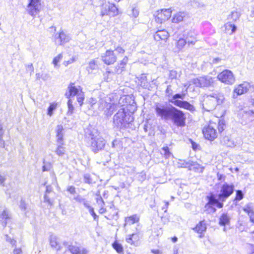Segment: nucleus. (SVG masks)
<instances>
[{
	"label": "nucleus",
	"instance_id": "f257e3e1",
	"mask_svg": "<svg viewBox=\"0 0 254 254\" xmlns=\"http://www.w3.org/2000/svg\"><path fill=\"white\" fill-rule=\"evenodd\" d=\"M225 98L221 93H213L204 97L203 108L207 111H210L219 105L223 104Z\"/></svg>",
	"mask_w": 254,
	"mask_h": 254
},
{
	"label": "nucleus",
	"instance_id": "f03ea898",
	"mask_svg": "<svg viewBox=\"0 0 254 254\" xmlns=\"http://www.w3.org/2000/svg\"><path fill=\"white\" fill-rule=\"evenodd\" d=\"M60 239H51L50 245L51 247L56 251L61 250L63 246H65L72 254H88V251L84 248L77 246L75 244L73 245L72 243L68 245L67 244H62L60 242Z\"/></svg>",
	"mask_w": 254,
	"mask_h": 254
},
{
	"label": "nucleus",
	"instance_id": "7ed1b4c3",
	"mask_svg": "<svg viewBox=\"0 0 254 254\" xmlns=\"http://www.w3.org/2000/svg\"><path fill=\"white\" fill-rule=\"evenodd\" d=\"M133 121V117L124 108L120 109L113 117L114 125L120 128L126 127Z\"/></svg>",
	"mask_w": 254,
	"mask_h": 254
},
{
	"label": "nucleus",
	"instance_id": "20e7f679",
	"mask_svg": "<svg viewBox=\"0 0 254 254\" xmlns=\"http://www.w3.org/2000/svg\"><path fill=\"white\" fill-rule=\"evenodd\" d=\"M100 110H104V114L108 117L111 116L113 112L117 109L118 105L112 102L111 97L101 98L98 103Z\"/></svg>",
	"mask_w": 254,
	"mask_h": 254
},
{
	"label": "nucleus",
	"instance_id": "39448f33",
	"mask_svg": "<svg viewBox=\"0 0 254 254\" xmlns=\"http://www.w3.org/2000/svg\"><path fill=\"white\" fill-rule=\"evenodd\" d=\"M208 202L204 207V211L207 214H212L216 212V209L215 206L218 208H221L223 207V203L219 201L217 198V196L213 193L210 194L206 196Z\"/></svg>",
	"mask_w": 254,
	"mask_h": 254
},
{
	"label": "nucleus",
	"instance_id": "423d86ee",
	"mask_svg": "<svg viewBox=\"0 0 254 254\" xmlns=\"http://www.w3.org/2000/svg\"><path fill=\"white\" fill-rule=\"evenodd\" d=\"M169 119L177 127H183L186 125V117L184 113L175 107L173 108Z\"/></svg>",
	"mask_w": 254,
	"mask_h": 254
},
{
	"label": "nucleus",
	"instance_id": "0eeeda50",
	"mask_svg": "<svg viewBox=\"0 0 254 254\" xmlns=\"http://www.w3.org/2000/svg\"><path fill=\"white\" fill-rule=\"evenodd\" d=\"M68 91L65 94V96L69 98L71 96H76L77 101L81 106L84 100V94L80 86L76 87L73 83H70L68 87Z\"/></svg>",
	"mask_w": 254,
	"mask_h": 254
},
{
	"label": "nucleus",
	"instance_id": "6e6552de",
	"mask_svg": "<svg viewBox=\"0 0 254 254\" xmlns=\"http://www.w3.org/2000/svg\"><path fill=\"white\" fill-rule=\"evenodd\" d=\"M90 137L89 144H90V148L94 152L97 153L104 148L106 141L103 137L91 134H90Z\"/></svg>",
	"mask_w": 254,
	"mask_h": 254
},
{
	"label": "nucleus",
	"instance_id": "1a4fd4ad",
	"mask_svg": "<svg viewBox=\"0 0 254 254\" xmlns=\"http://www.w3.org/2000/svg\"><path fill=\"white\" fill-rule=\"evenodd\" d=\"M174 107L168 106L166 104H157L155 106V110L157 117L162 119L168 120Z\"/></svg>",
	"mask_w": 254,
	"mask_h": 254
},
{
	"label": "nucleus",
	"instance_id": "9d476101",
	"mask_svg": "<svg viewBox=\"0 0 254 254\" xmlns=\"http://www.w3.org/2000/svg\"><path fill=\"white\" fill-rule=\"evenodd\" d=\"M234 190L233 185L224 183L220 188L219 193L217 196V199L223 203L233 193Z\"/></svg>",
	"mask_w": 254,
	"mask_h": 254
},
{
	"label": "nucleus",
	"instance_id": "9b49d317",
	"mask_svg": "<svg viewBox=\"0 0 254 254\" xmlns=\"http://www.w3.org/2000/svg\"><path fill=\"white\" fill-rule=\"evenodd\" d=\"M119 13L118 8L114 4L108 2L103 3L101 8V15H109L110 16H115Z\"/></svg>",
	"mask_w": 254,
	"mask_h": 254
},
{
	"label": "nucleus",
	"instance_id": "f8f14e48",
	"mask_svg": "<svg viewBox=\"0 0 254 254\" xmlns=\"http://www.w3.org/2000/svg\"><path fill=\"white\" fill-rule=\"evenodd\" d=\"M217 78L222 83L227 85L233 84L235 82V77L233 72L228 69H225L218 74Z\"/></svg>",
	"mask_w": 254,
	"mask_h": 254
},
{
	"label": "nucleus",
	"instance_id": "ddd939ff",
	"mask_svg": "<svg viewBox=\"0 0 254 254\" xmlns=\"http://www.w3.org/2000/svg\"><path fill=\"white\" fill-rule=\"evenodd\" d=\"M192 82L196 87H209L212 86L214 78L209 76H203L192 79Z\"/></svg>",
	"mask_w": 254,
	"mask_h": 254
},
{
	"label": "nucleus",
	"instance_id": "4468645a",
	"mask_svg": "<svg viewBox=\"0 0 254 254\" xmlns=\"http://www.w3.org/2000/svg\"><path fill=\"white\" fill-rule=\"evenodd\" d=\"M40 7V0H29L27 11L30 15L35 16L39 13Z\"/></svg>",
	"mask_w": 254,
	"mask_h": 254
},
{
	"label": "nucleus",
	"instance_id": "2eb2a0df",
	"mask_svg": "<svg viewBox=\"0 0 254 254\" xmlns=\"http://www.w3.org/2000/svg\"><path fill=\"white\" fill-rule=\"evenodd\" d=\"M171 13L172 11L170 8L158 10L155 15V21L157 23H162L171 17Z\"/></svg>",
	"mask_w": 254,
	"mask_h": 254
},
{
	"label": "nucleus",
	"instance_id": "dca6fc26",
	"mask_svg": "<svg viewBox=\"0 0 254 254\" xmlns=\"http://www.w3.org/2000/svg\"><path fill=\"white\" fill-rule=\"evenodd\" d=\"M102 60L106 64L110 65L113 64L117 61V57L114 51L107 50L101 56Z\"/></svg>",
	"mask_w": 254,
	"mask_h": 254
},
{
	"label": "nucleus",
	"instance_id": "f3484780",
	"mask_svg": "<svg viewBox=\"0 0 254 254\" xmlns=\"http://www.w3.org/2000/svg\"><path fill=\"white\" fill-rule=\"evenodd\" d=\"M251 87L249 83L244 82L242 84L235 86L234 90L233 97L236 98L238 96L242 95L249 90Z\"/></svg>",
	"mask_w": 254,
	"mask_h": 254
},
{
	"label": "nucleus",
	"instance_id": "a211bd4d",
	"mask_svg": "<svg viewBox=\"0 0 254 254\" xmlns=\"http://www.w3.org/2000/svg\"><path fill=\"white\" fill-rule=\"evenodd\" d=\"M203 133L206 139L210 140H213L217 136V133L214 127L209 125L203 129Z\"/></svg>",
	"mask_w": 254,
	"mask_h": 254
},
{
	"label": "nucleus",
	"instance_id": "6ab92c4d",
	"mask_svg": "<svg viewBox=\"0 0 254 254\" xmlns=\"http://www.w3.org/2000/svg\"><path fill=\"white\" fill-rule=\"evenodd\" d=\"M172 103L179 107L184 108L190 111L194 110V107L193 105L187 101H183L181 100H175L172 101Z\"/></svg>",
	"mask_w": 254,
	"mask_h": 254
},
{
	"label": "nucleus",
	"instance_id": "aec40b11",
	"mask_svg": "<svg viewBox=\"0 0 254 254\" xmlns=\"http://www.w3.org/2000/svg\"><path fill=\"white\" fill-rule=\"evenodd\" d=\"M193 230L197 233L199 235L198 237H203V233L206 230V225L205 220L200 221L196 226L193 228Z\"/></svg>",
	"mask_w": 254,
	"mask_h": 254
},
{
	"label": "nucleus",
	"instance_id": "412c9836",
	"mask_svg": "<svg viewBox=\"0 0 254 254\" xmlns=\"http://www.w3.org/2000/svg\"><path fill=\"white\" fill-rule=\"evenodd\" d=\"M139 221V217L136 215H132L125 218L124 227L127 228L131 225L137 223Z\"/></svg>",
	"mask_w": 254,
	"mask_h": 254
},
{
	"label": "nucleus",
	"instance_id": "4be33fe9",
	"mask_svg": "<svg viewBox=\"0 0 254 254\" xmlns=\"http://www.w3.org/2000/svg\"><path fill=\"white\" fill-rule=\"evenodd\" d=\"M128 62V58L125 56L122 60L120 61L115 68V71L118 74L121 73L125 69V67Z\"/></svg>",
	"mask_w": 254,
	"mask_h": 254
},
{
	"label": "nucleus",
	"instance_id": "5701e85b",
	"mask_svg": "<svg viewBox=\"0 0 254 254\" xmlns=\"http://www.w3.org/2000/svg\"><path fill=\"white\" fill-rule=\"evenodd\" d=\"M169 36V33L165 30L157 31L154 35L155 41L166 40Z\"/></svg>",
	"mask_w": 254,
	"mask_h": 254
},
{
	"label": "nucleus",
	"instance_id": "b1692460",
	"mask_svg": "<svg viewBox=\"0 0 254 254\" xmlns=\"http://www.w3.org/2000/svg\"><path fill=\"white\" fill-rule=\"evenodd\" d=\"M185 40H187L188 45H194L196 42V34L193 30L189 31L186 35H184Z\"/></svg>",
	"mask_w": 254,
	"mask_h": 254
},
{
	"label": "nucleus",
	"instance_id": "393cba45",
	"mask_svg": "<svg viewBox=\"0 0 254 254\" xmlns=\"http://www.w3.org/2000/svg\"><path fill=\"white\" fill-rule=\"evenodd\" d=\"M56 39L60 45H63L69 42L70 38L68 35L66 34L62 31L59 33Z\"/></svg>",
	"mask_w": 254,
	"mask_h": 254
},
{
	"label": "nucleus",
	"instance_id": "a878e982",
	"mask_svg": "<svg viewBox=\"0 0 254 254\" xmlns=\"http://www.w3.org/2000/svg\"><path fill=\"white\" fill-rule=\"evenodd\" d=\"M10 219V215L7 210H3L0 214V222L3 226H5Z\"/></svg>",
	"mask_w": 254,
	"mask_h": 254
},
{
	"label": "nucleus",
	"instance_id": "bb28decb",
	"mask_svg": "<svg viewBox=\"0 0 254 254\" xmlns=\"http://www.w3.org/2000/svg\"><path fill=\"white\" fill-rule=\"evenodd\" d=\"M54 195L50 194H44V202L48 204V207L49 208H51L54 204Z\"/></svg>",
	"mask_w": 254,
	"mask_h": 254
},
{
	"label": "nucleus",
	"instance_id": "cd10ccee",
	"mask_svg": "<svg viewBox=\"0 0 254 254\" xmlns=\"http://www.w3.org/2000/svg\"><path fill=\"white\" fill-rule=\"evenodd\" d=\"M230 219L231 217L227 213H223L219 218V223L221 226H225L229 223Z\"/></svg>",
	"mask_w": 254,
	"mask_h": 254
},
{
	"label": "nucleus",
	"instance_id": "c85d7f7f",
	"mask_svg": "<svg viewBox=\"0 0 254 254\" xmlns=\"http://www.w3.org/2000/svg\"><path fill=\"white\" fill-rule=\"evenodd\" d=\"M187 44V40L184 38H180L175 44V52H179Z\"/></svg>",
	"mask_w": 254,
	"mask_h": 254
},
{
	"label": "nucleus",
	"instance_id": "c756f323",
	"mask_svg": "<svg viewBox=\"0 0 254 254\" xmlns=\"http://www.w3.org/2000/svg\"><path fill=\"white\" fill-rule=\"evenodd\" d=\"M226 32L229 35L233 34L236 30V26L231 22H228L225 24Z\"/></svg>",
	"mask_w": 254,
	"mask_h": 254
},
{
	"label": "nucleus",
	"instance_id": "7c9ffc66",
	"mask_svg": "<svg viewBox=\"0 0 254 254\" xmlns=\"http://www.w3.org/2000/svg\"><path fill=\"white\" fill-rule=\"evenodd\" d=\"M74 199L78 203L82 204L87 209L90 206L88 200L80 195H77L76 196L74 197Z\"/></svg>",
	"mask_w": 254,
	"mask_h": 254
},
{
	"label": "nucleus",
	"instance_id": "2f4dec72",
	"mask_svg": "<svg viewBox=\"0 0 254 254\" xmlns=\"http://www.w3.org/2000/svg\"><path fill=\"white\" fill-rule=\"evenodd\" d=\"M221 142L223 144L229 147H233L236 145L235 142L231 140L228 136L223 137Z\"/></svg>",
	"mask_w": 254,
	"mask_h": 254
},
{
	"label": "nucleus",
	"instance_id": "473e14b6",
	"mask_svg": "<svg viewBox=\"0 0 254 254\" xmlns=\"http://www.w3.org/2000/svg\"><path fill=\"white\" fill-rule=\"evenodd\" d=\"M241 16V13L237 11H232L231 14L228 16V20L229 22H235L238 20Z\"/></svg>",
	"mask_w": 254,
	"mask_h": 254
},
{
	"label": "nucleus",
	"instance_id": "72a5a7b5",
	"mask_svg": "<svg viewBox=\"0 0 254 254\" xmlns=\"http://www.w3.org/2000/svg\"><path fill=\"white\" fill-rule=\"evenodd\" d=\"M185 16V12H179L173 16L172 21L173 23H179L183 20Z\"/></svg>",
	"mask_w": 254,
	"mask_h": 254
},
{
	"label": "nucleus",
	"instance_id": "f704fd0d",
	"mask_svg": "<svg viewBox=\"0 0 254 254\" xmlns=\"http://www.w3.org/2000/svg\"><path fill=\"white\" fill-rule=\"evenodd\" d=\"M243 210L248 214V215H254V206L252 203H249L243 208Z\"/></svg>",
	"mask_w": 254,
	"mask_h": 254
},
{
	"label": "nucleus",
	"instance_id": "c9c22d12",
	"mask_svg": "<svg viewBox=\"0 0 254 254\" xmlns=\"http://www.w3.org/2000/svg\"><path fill=\"white\" fill-rule=\"evenodd\" d=\"M10 243L13 246H15V248L13 250V254H22V252L20 248H17V241L15 239H9Z\"/></svg>",
	"mask_w": 254,
	"mask_h": 254
},
{
	"label": "nucleus",
	"instance_id": "e433bc0d",
	"mask_svg": "<svg viewBox=\"0 0 254 254\" xmlns=\"http://www.w3.org/2000/svg\"><path fill=\"white\" fill-rule=\"evenodd\" d=\"M63 58V55L60 54L54 58L52 64H54L55 68H59L60 67L59 63L62 61Z\"/></svg>",
	"mask_w": 254,
	"mask_h": 254
},
{
	"label": "nucleus",
	"instance_id": "4c0bfd02",
	"mask_svg": "<svg viewBox=\"0 0 254 254\" xmlns=\"http://www.w3.org/2000/svg\"><path fill=\"white\" fill-rule=\"evenodd\" d=\"M161 153L166 159L169 158L172 155L168 146L163 147Z\"/></svg>",
	"mask_w": 254,
	"mask_h": 254
},
{
	"label": "nucleus",
	"instance_id": "58836bf2",
	"mask_svg": "<svg viewBox=\"0 0 254 254\" xmlns=\"http://www.w3.org/2000/svg\"><path fill=\"white\" fill-rule=\"evenodd\" d=\"M187 93V90H186L185 91H183L181 94L178 93V94H175L173 96L172 99L170 100V102L172 103V101H175V100H178V99H184Z\"/></svg>",
	"mask_w": 254,
	"mask_h": 254
},
{
	"label": "nucleus",
	"instance_id": "ea45409f",
	"mask_svg": "<svg viewBox=\"0 0 254 254\" xmlns=\"http://www.w3.org/2000/svg\"><path fill=\"white\" fill-rule=\"evenodd\" d=\"M97 68V64L95 60H92L89 63L87 67V70L89 73H91L92 71Z\"/></svg>",
	"mask_w": 254,
	"mask_h": 254
},
{
	"label": "nucleus",
	"instance_id": "a19ab883",
	"mask_svg": "<svg viewBox=\"0 0 254 254\" xmlns=\"http://www.w3.org/2000/svg\"><path fill=\"white\" fill-rule=\"evenodd\" d=\"M57 106L58 104L57 103H51L48 108L47 115L51 117L53 114V111L56 109Z\"/></svg>",
	"mask_w": 254,
	"mask_h": 254
},
{
	"label": "nucleus",
	"instance_id": "79ce46f5",
	"mask_svg": "<svg viewBox=\"0 0 254 254\" xmlns=\"http://www.w3.org/2000/svg\"><path fill=\"white\" fill-rule=\"evenodd\" d=\"M113 248L118 253H121L123 252V249L122 246L117 241H115L112 245Z\"/></svg>",
	"mask_w": 254,
	"mask_h": 254
},
{
	"label": "nucleus",
	"instance_id": "37998d69",
	"mask_svg": "<svg viewBox=\"0 0 254 254\" xmlns=\"http://www.w3.org/2000/svg\"><path fill=\"white\" fill-rule=\"evenodd\" d=\"M63 144H58L57 148L56 150V154L59 156H62L64 154L65 149L62 146Z\"/></svg>",
	"mask_w": 254,
	"mask_h": 254
},
{
	"label": "nucleus",
	"instance_id": "c03bdc74",
	"mask_svg": "<svg viewBox=\"0 0 254 254\" xmlns=\"http://www.w3.org/2000/svg\"><path fill=\"white\" fill-rule=\"evenodd\" d=\"M128 14L131 17L136 18L139 14L138 9L136 7H133L131 10V12L129 13Z\"/></svg>",
	"mask_w": 254,
	"mask_h": 254
},
{
	"label": "nucleus",
	"instance_id": "a18cd8bd",
	"mask_svg": "<svg viewBox=\"0 0 254 254\" xmlns=\"http://www.w3.org/2000/svg\"><path fill=\"white\" fill-rule=\"evenodd\" d=\"M26 70L27 72L30 73L31 75L34 71V67L32 64H29L25 65Z\"/></svg>",
	"mask_w": 254,
	"mask_h": 254
},
{
	"label": "nucleus",
	"instance_id": "49530a36",
	"mask_svg": "<svg viewBox=\"0 0 254 254\" xmlns=\"http://www.w3.org/2000/svg\"><path fill=\"white\" fill-rule=\"evenodd\" d=\"M244 197V194L242 190H238L236 191V195L235 200L240 201L242 200Z\"/></svg>",
	"mask_w": 254,
	"mask_h": 254
},
{
	"label": "nucleus",
	"instance_id": "de8ad7c7",
	"mask_svg": "<svg viewBox=\"0 0 254 254\" xmlns=\"http://www.w3.org/2000/svg\"><path fill=\"white\" fill-rule=\"evenodd\" d=\"M87 209H88L90 214L93 217L94 219L95 220H96L97 219V218H98V216L95 213V212L94 211V208L91 206H90Z\"/></svg>",
	"mask_w": 254,
	"mask_h": 254
},
{
	"label": "nucleus",
	"instance_id": "09e8293b",
	"mask_svg": "<svg viewBox=\"0 0 254 254\" xmlns=\"http://www.w3.org/2000/svg\"><path fill=\"white\" fill-rule=\"evenodd\" d=\"M45 194H50L55 195V192L53 191V188L51 186H47L46 190L45 192Z\"/></svg>",
	"mask_w": 254,
	"mask_h": 254
},
{
	"label": "nucleus",
	"instance_id": "8fccbe9b",
	"mask_svg": "<svg viewBox=\"0 0 254 254\" xmlns=\"http://www.w3.org/2000/svg\"><path fill=\"white\" fill-rule=\"evenodd\" d=\"M67 106L68 108V113L71 114L73 112L74 107L72 104V101L70 99L68 100Z\"/></svg>",
	"mask_w": 254,
	"mask_h": 254
},
{
	"label": "nucleus",
	"instance_id": "3c124183",
	"mask_svg": "<svg viewBox=\"0 0 254 254\" xmlns=\"http://www.w3.org/2000/svg\"><path fill=\"white\" fill-rule=\"evenodd\" d=\"M57 142L58 144H63V135L64 133L56 134Z\"/></svg>",
	"mask_w": 254,
	"mask_h": 254
},
{
	"label": "nucleus",
	"instance_id": "603ef678",
	"mask_svg": "<svg viewBox=\"0 0 254 254\" xmlns=\"http://www.w3.org/2000/svg\"><path fill=\"white\" fill-rule=\"evenodd\" d=\"M63 130L64 128L62 125H58L56 129L57 134L63 133Z\"/></svg>",
	"mask_w": 254,
	"mask_h": 254
},
{
	"label": "nucleus",
	"instance_id": "864d4df0",
	"mask_svg": "<svg viewBox=\"0 0 254 254\" xmlns=\"http://www.w3.org/2000/svg\"><path fill=\"white\" fill-rule=\"evenodd\" d=\"M76 61V58L75 57H72V58H71L68 61H64V63H63V64L64 66H67L68 64L73 63L74 61Z\"/></svg>",
	"mask_w": 254,
	"mask_h": 254
},
{
	"label": "nucleus",
	"instance_id": "5fc2aeb1",
	"mask_svg": "<svg viewBox=\"0 0 254 254\" xmlns=\"http://www.w3.org/2000/svg\"><path fill=\"white\" fill-rule=\"evenodd\" d=\"M84 181L87 184H91L92 183V180L90 178V176L89 174H86L84 175Z\"/></svg>",
	"mask_w": 254,
	"mask_h": 254
},
{
	"label": "nucleus",
	"instance_id": "6e6d98bb",
	"mask_svg": "<svg viewBox=\"0 0 254 254\" xmlns=\"http://www.w3.org/2000/svg\"><path fill=\"white\" fill-rule=\"evenodd\" d=\"M115 51L119 54H124L125 52V50L120 46H118L116 48Z\"/></svg>",
	"mask_w": 254,
	"mask_h": 254
},
{
	"label": "nucleus",
	"instance_id": "4d7b16f0",
	"mask_svg": "<svg viewBox=\"0 0 254 254\" xmlns=\"http://www.w3.org/2000/svg\"><path fill=\"white\" fill-rule=\"evenodd\" d=\"M50 76L48 73H43L41 74V78L44 81H46L50 79Z\"/></svg>",
	"mask_w": 254,
	"mask_h": 254
},
{
	"label": "nucleus",
	"instance_id": "13d9d810",
	"mask_svg": "<svg viewBox=\"0 0 254 254\" xmlns=\"http://www.w3.org/2000/svg\"><path fill=\"white\" fill-rule=\"evenodd\" d=\"M177 73L175 70H171L170 71L169 77L171 79L175 78L177 77Z\"/></svg>",
	"mask_w": 254,
	"mask_h": 254
},
{
	"label": "nucleus",
	"instance_id": "bf43d9fd",
	"mask_svg": "<svg viewBox=\"0 0 254 254\" xmlns=\"http://www.w3.org/2000/svg\"><path fill=\"white\" fill-rule=\"evenodd\" d=\"M20 207L22 210H25L26 209V204L25 201L21 200L20 202Z\"/></svg>",
	"mask_w": 254,
	"mask_h": 254
},
{
	"label": "nucleus",
	"instance_id": "052dcab7",
	"mask_svg": "<svg viewBox=\"0 0 254 254\" xmlns=\"http://www.w3.org/2000/svg\"><path fill=\"white\" fill-rule=\"evenodd\" d=\"M141 78L142 79V81H141L140 85L142 86H145L147 85V82L146 81V76L144 75H142L141 77Z\"/></svg>",
	"mask_w": 254,
	"mask_h": 254
},
{
	"label": "nucleus",
	"instance_id": "680f3d73",
	"mask_svg": "<svg viewBox=\"0 0 254 254\" xmlns=\"http://www.w3.org/2000/svg\"><path fill=\"white\" fill-rule=\"evenodd\" d=\"M89 102L91 105V107L93 108L94 106H95L96 104L97 101L95 99L91 98L89 100Z\"/></svg>",
	"mask_w": 254,
	"mask_h": 254
},
{
	"label": "nucleus",
	"instance_id": "e2e57ef3",
	"mask_svg": "<svg viewBox=\"0 0 254 254\" xmlns=\"http://www.w3.org/2000/svg\"><path fill=\"white\" fill-rule=\"evenodd\" d=\"M6 180L5 177L0 175V185L2 186H4V182Z\"/></svg>",
	"mask_w": 254,
	"mask_h": 254
},
{
	"label": "nucleus",
	"instance_id": "0e129e2a",
	"mask_svg": "<svg viewBox=\"0 0 254 254\" xmlns=\"http://www.w3.org/2000/svg\"><path fill=\"white\" fill-rule=\"evenodd\" d=\"M67 191L71 194H74L75 193V189L73 186H70L68 188Z\"/></svg>",
	"mask_w": 254,
	"mask_h": 254
},
{
	"label": "nucleus",
	"instance_id": "69168bd1",
	"mask_svg": "<svg viewBox=\"0 0 254 254\" xmlns=\"http://www.w3.org/2000/svg\"><path fill=\"white\" fill-rule=\"evenodd\" d=\"M0 147L2 148H4L5 147V141L3 139V135L0 137Z\"/></svg>",
	"mask_w": 254,
	"mask_h": 254
},
{
	"label": "nucleus",
	"instance_id": "338daca9",
	"mask_svg": "<svg viewBox=\"0 0 254 254\" xmlns=\"http://www.w3.org/2000/svg\"><path fill=\"white\" fill-rule=\"evenodd\" d=\"M249 249V253L250 254H254V246L253 245H249L248 246Z\"/></svg>",
	"mask_w": 254,
	"mask_h": 254
},
{
	"label": "nucleus",
	"instance_id": "774afa93",
	"mask_svg": "<svg viewBox=\"0 0 254 254\" xmlns=\"http://www.w3.org/2000/svg\"><path fill=\"white\" fill-rule=\"evenodd\" d=\"M181 162L179 163L178 167H186L187 165H188L187 163H186L184 161H180Z\"/></svg>",
	"mask_w": 254,
	"mask_h": 254
}]
</instances>
